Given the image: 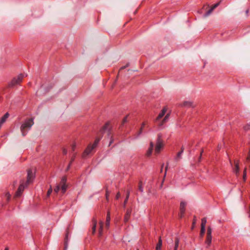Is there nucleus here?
Instances as JSON below:
<instances>
[{
	"mask_svg": "<svg viewBox=\"0 0 250 250\" xmlns=\"http://www.w3.org/2000/svg\"><path fill=\"white\" fill-rule=\"evenodd\" d=\"M35 174L33 172L32 170L31 169H28L27 170V180L26 182H25L24 180H22L21 181L20 185L14 195V197L16 198L21 196L25 188L29 184L33 182Z\"/></svg>",
	"mask_w": 250,
	"mask_h": 250,
	"instance_id": "nucleus-1",
	"label": "nucleus"
},
{
	"mask_svg": "<svg viewBox=\"0 0 250 250\" xmlns=\"http://www.w3.org/2000/svg\"><path fill=\"white\" fill-rule=\"evenodd\" d=\"M164 142L162 139V133H159L157 135L156 145L154 149L155 153L158 154L164 146Z\"/></svg>",
	"mask_w": 250,
	"mask_h": 250,
	"instance_id": "nucleus-2",
	"label": "nucleus"
},
{
	"mask_svg": "<svg viewBox=\"0 0 250 250\" xmlns=\"http://www.w3.org/2000/svg\"><path fill=\"white\" fill-rule=\"evenodd\" d=\"M34 124L33 119L30 118L26 120L21 125V130L22 136H24L26 135V131L29 130Z\"/></svg>",
	"mask_w": 250,
	"mask_h": 250,
	"instance_id": "nucleus-3",
	"label": "nucleus"
},
{
	"mask_svg": "<svg viewBox=\"0 0 250 250\" xmlns=\"http://www.w3.org/2000/svg\"><path fill=\"white\" fill-rule=\"evenodd\" d=\"M100 138H97L95 141L94 143L91 145V144H89L87 147L85 148L84 151H83L82 157L83 158L86 157L87 155H88L97 146L99 141H100Z\"/></svg>",
	"mask_w": 250,
	"mask_h": 250,
	"instance_id": "nucleus-4",
	"label": "nucleus"
},
{
	"mask_svg": "<svg viewBox=\"0 0 250 250\" xmlns=\"http://www.w3.org/2000/svg\"><path fill=\"white\" fill-rule=\"evenodd\" d=\"M24 75L23 74H20L17 77L14 78L10 83L8 84L9 87H13L18 84H20L22 82Z\"/></svg>",
	"mask_w": 250,
	"mask_h": 250,
	"instance_id": "nucleus-5",
	"label": "nucleus"
},
{
	"mask_svg": "<svg viewBox=\"0 0 250 250\" xmlns=\"http://www.w3.org/2000/svg\"><path fill=\"white\" fill-rule=\"evenodd\" d=\"M66 181L67 177L66 176H64L62 178L61 180L59 183L60 188L61 189L62 193H64L67 188V185L66 184Z\"/></svg>",
	"mask_w": 250,
	"mask_h": 250,
	"instance_id": "nucleus-6",
	"label": "nucleus"
},
{
	"mask_svg": "<svg viewBox=\"0 0 250 250\" xmlns=\"http://www.w3.org/2000/svg\"><path fill=\"white\" fill-rule=\"evenodd\" d=\"M187 206V203L184 201H182L180 203V213H179V216L180 218H182L184 217L185 211H186V207Z\"/></svg>",
	"mask_w": 250,
	"mask_h": 250,
	"instance_id": "nucleus-7",
	"label": "nucleus"
},
{
	"mask_svg": "<svg viewBox=\"0 0 250 250\" xmlns=\"http://www.w3.org/2000/svg\"><path fill=\"white\" fill-rule=\"evenodd\" d=\"M240 161L238 160H234V167H233V171L237 176L239 175L240 168H239Z\"/></svg>",
	"mask_w": 250,
	"mask_h": 250,
	"instance_id": "nucleus-8",
	"label": "nucleus"
},
{
	"mask_svg": "<svg viewBox=\"0 0 250 250\" xmlns=\"http://www.w3.org/2000/svg\"><path fill=\"white\" fill-rule=\"evenodd\" d=\"M131 212H132V208H128L126 209V212H125V216H124V221L125 223H127L129 221L130 218Z\"/></svg>",
	"mask_w": 250,
	"mask_h": 250,
	"instance_id": "nucleus-9",
	"label": "nucleus"
},
{
	"mask_svg": "<svg viewBox=\"0 0 250 250\" xmlns=\"http://www.w3.org/2000/svg\"><path fill=\"white\" fill-rule=\"evenodd\" d=\"M110 129L111 125L110 123L107 122L102 127V128L101 130V131L102 132V133H105V132H107V133L109 134L110 131Z\"/></svg>",
	"mask_w": 250,
	"mask_h": 250,
	"instance_id": "nucleus-10",
	"label": "nucleus"
},
{
	"mask_svg": "<svg viewBox=\"0 0 250 250\" xmlns=\"http://www.w3.org/2000/svg\"><path fill=\"white\" fill-rule=\"evenodd\" d=\"M167 108L164 107L163 109L162 110L161 112L159 113L158 116L156 119V122L159 121L160 119H161L165 114L166 112H167Z\"/></svg>",
	"mask_w": 250,
	"mask_h": 250,
	"instance_id": "nucleus-11",
	"label": "nucleus"
},
{
	"mask_svg": "<svg viewBox=\"0 0 250 250\" xmlns=\"http://www.w3.org/2000/svg\"><path fill=\"white\" fill-rule=\"evenodd\" d=\"M110 211H108L106 214V222H105V227L107 228H108L110 226Z\"/></svg>",
	"mask_w": 250,
	"mask_h": 250,
	"instance_id": "nucleus-12",
	"label": "nucleus"
},
{
	"mask_svg": "<svg viewBox=\"0 0 250 250\" xmlns=\"http://www.w3.org/2000/svg\"><path fill=\"white\" fill-rule=\"evenodd\" d=\"M92 233L94 234L96 231L97 220L95 218H93L92 220Z\"/></svg>",
	"mask_w": 250,
	"mask_h": 250,
	"instance_id": "nucleus-13",
	"label": "nucleus"
},
{
	"mask_svg": "<svg viewBox=\"0 0 250 250\" xmlns=\"http://www.w3.org/2000/svg\"><path fill=\"white\" fill-rule=\"evenodd\" d=\"M68 243V233H66L64 240V248L63 250H67Z\"/></svg>",
	"mask_w": 250,
	"mask_h": 250,
	"instance_id": "nucleus-14",
	"label": "nucleus"
},
{
	"mask_svg": "<svg viewBox=\"0 0 250 250\" xmlns=\"http://www.w3.org/2000/svg\"><path fill=\"white\" fill-rule=\"evenodd\" d=\"M153 148H154V144L152 142H150L149 147L146 152V155L148 156H150L151 154V153L152 152V150L153 149Z\"/></svg>",
	"mask_w": 250,
	"mask_h": 250,
	"instance_id": "nucleus-15",
	"label": "nucleus"
},
{
	"mask_svg": "<svg viewBox=\"0 0 250 250\" xmlns=\"http://www.w3.org/2000/svg\"><path fill=\"white\" fill-rule=\"evenodd\" d=\"M212 241V236L207 235L205 243L207 244V247L210 246Z\"/></svg>",
	"mask_w": 250,
	"mask_h": 250,
	"instance_id": "nucleus-16",
	"label": "nucleus"
},
{
	"mask_svg": "<svg viewBox=\"0 0 250 250\" xmlns=\"http://www.w3.org/2000/svg\"><path fill=\"white\" fill-rule=\"evenodd\" d=\"M184 150V147L183 146H182L181 148V150L179 152H178L177 154V156L175 158L176 161H178L179 159H181V155H182V153H183Z\"/></svg>",
	"mask_w": 250,
	"mask_h": 250,
	"instance_id": "nucleus-17",
	"label": "nucleus"
},
{
	"mask_svg": "<svg viewBox=\"0 0 250 250\" xmlns=\"http://www.w3.org/2000/svg\"><path fill=\"white\" fill-rule=\"evenodd\" d=\"M162 246V240L161 237H159L158 242L156 246L155 250H161V247Z\"/></svg>",
	"mask_w": 250,
	"mask_h": 250,
	"instance_id": "nucleus-18",
	"label": "nucleus"
},
{
	"mask_svg": "<svg viewBox=\"0 0 250 250\" xmlns=\"http://www.w3.org/2000/svg\"><path fill=\"white\" fill-rule=\"evenodd\" d=\"M147 124V122L146 121H145L142 124V125H141V126L140 127V129L139 131V132H138V135L137 136H139L140 135H141L143 132V129L144 128V127H145V126Z\"/></svg>",
	"mask_w": 250,
	"mask_h": 250,
	"instance_id": "nucleus-19",
	"label": "nucleus"
},
{
	"mask_svg": "<svg viewBox=\"0 0 250 250\" xmlns=\"http://www.w3.org/2000/svg\"><path fill=\"white\" fill-rule=\"evenodd\" d=\"M183 105L185 107H192L193 103L189 101H185L183 103Z\"/></svg>",
	"mask_w": 250,
	"mask_h": 250,
	"instance_id": "nucleus-20",
	"label": "nucleus"
},
{
	"mask_svg": "<svg viewBox=\"0 0 250 250\" xmlns=\"http://www.w3.org/2000/svg\"><path fill=\"white\" fill-rule=\"evenodd\" d=\"M169 114H167L165 117H164V119L162 120V121L161 122V123H160V124L159 125V126H161L163 125V124L166 122L169 117Z\"/></svg>",
	"mask_w": 250,
	"mask_h": 250,
	"instance_id": "nucleus-21",
	"label": "nucleus"
},
{
	"mask_svg": "<svg viewBox=\"0 0 250 250\" xmlns=\"http://www.w3.org/2000/svg\"><path fill=\"white\" fill-rule=\"evenodd\" d=\"M169 114H167L165 117H164V119L162 120V121L161 122V123H160V124L159 125V126H161L163 125V124L166 122L169 117Z\"/></svg>",
	"mask_w": 250,
	"mask_h": 250,
	"instance_id": "nucleus-22",
	"label": "nucleus"
},
{
	"mask_svg": "<svg viewBox=\"0 0 250 250\" xmlns=\"http://www.w3.org/2000/svg\"><path fill=\"white\" fill-rule=\"evenodd\" d=\"M169 114H167L165 117H164V119L162 120V121L161 122V123H160V124L159 125V126H161L163 125V124L166 122L169 117Z\"/></svg>",
	"mask_w": 250,
	"mask_h": 250,
	"instance_id": "nucleus-23",
	"label": "nucleus"
},
{
	"mask_svg": "<svg viewBox=\"0 0 250 250\" xmlns=\"http://www.w3.org/2000/svg\"><path fill=\"white\" fill-rule=\"evenodd\" d=\"M169 114H167L165 117H164V119L162 120V121L161 122V123H160V124L159 125V126H161L163 125V124L166 122L169 117Z\"/></svg>",
	"mask_w": 250,
	"mask_h": 250,
	"instance_id": "nucleus-24",
	"label": "nucleus"
},
{
	"mask_svg": "<svg viewBox=\"0 0 250 250\" xmlns=\"http://www.w3.org/2000/svg\"><path fill=\"white\" fill-rule=\"evenodd\" d=\"M169 114H167L165 117H164V119L162 120V121L161 122V123H160V124L159 125V126H161L163 125V124L166 122L169 117Z\"/></svg>",
	"mask_w": 250,
	"mask_h": 250,
	"instance_id": "nucleus-25",
	"label": "nucleus"
},
{
	"mask_svg": "<svg viewBox=\"0 0 250 250\" xmlns=\"http://www.w3.org/2000/svg\"><path fill=\"white\" fill-rule=\"evenodd\" d=\"M8 113H5L0 119L2 123H4L7 118L9 117Z\"/></svg>",
	"mask_w": 250,
	"mask_h": 250,
	"instance_id": "nucleus-26",
	"label": "nucleus"
},
{
	"mask_svg": "<svg viewBox=\"0 0 250 250\" xmlns=\"http://www.w3.org/2000/svg\"><path fill=\"white\" fill-rule=\"evenodd\" d=\"M128 117V115H126V116H125L124 118V119H123V120L122 121V123L121 124V125L120 126V128H121L122 126H123L124 125V124L125 123H126L128 121V120H127Z\"/></svg>",
	"mask_w": 250,
	"mask_h": 250,
	"instance_id": "nucleus-27",
	"label": "nucleus"
},
{
	"mask_svg": "<svg viewBox=\"0 0 250 250\" xmlns=\"http://www.w3.org/2000/svg\"><path fill=\"white\" fill-rule=\"evenodd\" d=\"M206 223H207V219L206 218H203L201 220V227H206Z\"/></svg>",
	"mask_w": 250,
	"mask_h": 250,
	"instance_id": "nucleus-28",
	"label": "nucleus"
},
{
	"mask_svg": "<svg viewBox=\"0 0 250 250\" xmlns=\"http://www.w3.org/2000/svg\"><path fill=\"white\" fill-rule=\"evenodd\" d=\"M99 224H100V228L99 229V234H100V235H102V232H103L104 223L103 222H100Z\"/></svg>",
	"mask_w": 250,
	"mask_h": 250,
	"instance_id": "nucleus-29",
	"label": "nucleus"
},
{
	"mask_svg": "<svg viewBox=\"0 0 250 250\" xmlns=\"http://www.w3.org/2000/svg\"><path fill=\"white\" fill-rule=\"evenodd\" d=\"M179 239L176 238L175 240V244H174V250H177L178 246H179Z\"/></svg>",
	"mask_w": 250,
	"mask_h": 250,
	"instance_id": "nucleus-30",
	"label": "nucleus"
},
{
	"mask_svg": "<svg viewBox=\"0 0 250 250\" xmlns=\"http://www.w3.org/2000/svg\"><path fill=\"white\" fill-rule=\"evenodd\" d=\"M243 179L244 182L246 181L247 179V168L245 167L244 168V171H243Z\"/></svg>",
	"mask_w": 250,
	"mask_h": 250,
	"instance_id": "nucleus-31",
	"label": "nucleus"
},
{
	"mask_svg": "<svg viewBox=\"0 0 250 250\" xmlns=\"http://www.w3.org/2000/svg\"><path fill=\"white\" fill-rule=\"evenodd\" d=\"M139 190L141 192H143V183L142 181H140L138 184Z\"/></svg>",
	"mask_w": 250,
	"mask_h": 250,
	"instance_id": "nucleus-32",
	"label": "nucleus"
},
{
	"mask_svg": "<svg viewBox=\"0 0 250 250\" xmlns=\"http://www.w3.org/2000/svg\"><path fill=\"white\" fill-rule=\"evenodd\" d=\"M205 232V228L201 227V230H200V235L201 237H203Z\"/></svg>",
	"mask_w": 250,
	"mask_h": 250,
	"instance_id": "nucleus-33",
	"label": "nucleus"
},
{
	"mask_svg": "<svg viewBox=\"0 0 250 250\" xmlns=\"http://www.w3.org/2000/svg\"><path fill=\"white\" fill-rule=\"evenodd\" d=\"M76 155H77V153H74L72 156L71 157V160L69 162V163H70L71 164H72L73 162L74 161L75 158H76Z\"/></svg>",
	"mask_w": 250,
	"mask_h": 250,
	"instance_id": "nucleus-34",
	"label": "nucleus"
},
{
	"mask_svg": "<svg viewBox=\"0 0 250 250\" xmlns=\"http://www.w3.org/2000/svg\"><path fill=\"white\" fill-rule=\"evenodd\" d=\"M211 233H212V230H211V228L210 227H208V228L207 229V235L212 236Z\"/></svg>",
	"mask_w": 250,
	"mask_h": 250,
	"instance_id": "nucleus-35",
	"label": "nucleus"
},
{
	"mask_svg": "<svg viewBox=\"0 0 250 250\" xmlns=\"http://www.w3.org/2000/svg\"><path fill=\"white\" fill-rule=\"evenodd\" d=\"M5 197L6 198V201L8 202L11 198V195L9 192H7L5 195Z\"/></svg>",
	"mask_w": 250,
	"mask_h": 250,
	"instance_id": "nucleus-36",
	"label": "nucleus"
},
{
	"mask_svg": "<svg viewBox=\"0 0 250 250\" xmlns=\"http://www.w3.org/2000/svg\"><path fill=\"white\" fill-rule=\"evenodd\" d=\"M60 184H58L54 189V191L55 193H57L60 189Z\"/></svg>",
	"mask_w": 250,
	"mask_h": 250,
	"instance_id": "nucleus-37",
	"label": "nucleus"
},
{
	"mask_svg": "<svg viewBox=\"0 0 250 250\" xmlns=\"http://www.w3.org/2000/svg\"><path fill=\"white\" fill-rule=\"evenodd\" d=\"M250 161V150L249 151V153H248V155L246 158V164H247V163L248 162H249Z\"/></svg>",
	"mask_w": 250,
	"mask_h": 250,
	"instance_id": "nucleus-38",
	"label": "nucleus"
},
{
	"mask_svg": "<svg viewBox=\"0 0 250 250\" xmlns=\"http://www.w3.org/2000/svg\"><path fill=\"white\" fill-rule=\"evenodd\" d=\"M244 129L245 131H248L250 130V124H247L244 126Z\"/></svg>",
	"mask_w": 250,
	"mask_h": 250,
	"instance_id": "nucleus-39",
	"label": "nucleus"
},
{
	"mask_svg": "<svg viewBox=\"0 0 250 250\" xmlns=\"http://www.w3.org/2000/svg\"><path fill=\"white\" fill-rule=\"evenodd\" d=\"M213 9L211 7L206 13V16H208L213 11Z\"/></svg>",
	"mask_w": 250,
	"mask_h": 250,
	"instance_id": "nucleus-40",
	"label": "nucleus"
},
{
	"mask_svg": "<svg viewBox=\"0 0 250 250\" xmlns=\"http://www.w3.org/2000/svg\"><path fill=\"white\" fill-rule=\"evenodd\" d=\"M76 145L75 143H74L71 146V150L72 152H74L75 150Z\"/></svg>",
	"mask_w": 250,
	"mask_h": 250,
	"instance_id": "nucleus-41",
	"label": "nucleus"
},
{
	"mask_svg": "<svg viewBox=\"0 0 250 250\" xmlns=\"http://www.w3.org/2000/svg\"><path fill=\"white\" fill-rule=\"evenodd\" d=\"M52 192V189L51 187H50V188L48 189V191H47V196H50V194L51 193V192Z\"/></svg>",
	"mask_w": 250,
	"mask_h": 250,
	"instance_id": "nucleus-42",
	"label": "nucleus"
},
{
	"mask_svg": "<svg viewBox=\"0 0 250 250\" xmlns=\"http://www.w3.org/2000/svg\"><path fill=\"white\" fill-rule=\"evenodd\" d=\"M220 4V2H218V3H215L214 4H213L212 6H211V8L214 10L215 8H216L217 6H218V5H219Z\"/></svg>",
	"mask_w": 250,
	"mask_h": 250,
	"instance_id": "nucleus-43",
	"label": "nucleus"
},
{
	"mask_svg": "<svg viewBox=\"0 0 250 250\" xmlns=\"http://www.w3.org/2000/svg\"><path fill=\"white\" fill-rule=\"evenodd\" d=\"M109 192L107 190V189H106V193H105V197H106V199L107 201H108V196H109Z\"/></svg>",
	"mask_w": 250,
	"mask_h": 250,
	"instance_id": "nucleus-44",
	"label": "nucleus"
},
{
	"mask_svg": "<svg viewBox=\"0 0 250 250\" xmlns=\"http://www.w3.org/2000/svg\"><path fill=\"white\" fill-rule=\"evenodd\" d=\"M62 153L63 155H66L67 153V150L65 148H63Z\"/></svg>",
	"mask_w": 250,
	"mask_h": 250,
	"instance_id": "nucleus-45",
	"label": "nucleus"
},
{
	"mask_svg": "<svg viewBox=\"0 0 250 250\" xmlns=\"http://www.w3.org/2000/svg\"><path fill=\"white\" fill-rule=\"evenodd\" d=\"M121 197V194L120 193V192H118L117 194H116V199L118 200Z\"/></svg>",
	"mask_w": 250,
	"mask_h": 250,
	"instance_id": "nucleus-46",
	"label": "nucleus"
},
{
	"mask_svg": "<svg viewBox=\"0 0 250 250\" xmlns=\"http://www.w3.org/2000/svg\"><path fill=\"white\" fill-rule=\"evenodd\" d=\"M128 198L127 197H125V199L124 201V206L125 207V205L127 203V201H128Z\"/></svg>",
	"mask_w": 250,
	"mask_h": 250,
	"instance_id": "nucleus-47",
	"label": "nucleus"
},
{
	"mask_svg": "<svg viewBox=\"0 0 250 250\" xmlns=\"http://www.w3.org/2000/svg\"><path fill=\"white\" fill-rule=\"evenodd\" d=\"M71 165H72V164H71L70 163H69L68 165L67 166V167H66V171H68L69 170V169L70 168V167H71Z\"/></svg>",
	"mask_w": 250,
	"mask_h": 250,
	"instance_id": "nucleus-48",
	"label": "nucleus"
},
{
	"mask_svg": "<svg viewBox=\"0 0 250 250\" xmlns=\"http://www.w3.org/2000/svg\"><path fill=\"white\" fill-rule=\"evenodd\" d=\"M129 195H130V191H129V190H128L127 191V193H126V197H128V198H129Z\"/></svg>",
	"mask_w": 250,
	"mask_h": 250,
	"instance_id": "nucleus-49",
	"label": "nucleus"
},
{
	"mask_svg": "<svg viewBox=\"0 0 250 250\" xmlns=\"http://www.w3.org/2000/svg\"><path fill=\"white\" fill-rule=\"evenodd\" d=\"M203 149H202L201 151V153H200V157H199V159H200L201 158V156H202V153H203Z\"/></svg>",
	"mask_w": 250,
	"mask_h": 250,
	"instance_id": "nucleus-50",
	"label": "nucleus"
},
{
	"mask_svg": "<svg viewBox=\"0 0 250 250\" xmlns=\"http://www.w3.org/2000/svg\"><path fill=\"white\" fill-rule=\"evenodd\" d=\"M194 220H193V223H192V224L193 225H194L195 224V222H196V219H195V217L194 216Z\"/></svg>",
	"mask_w": 250,
	"mask_h": 250,
	"instance_id": "nucleus-51",
	"label": "nucleus"
},
{
	"mask_svg": "<svg viewBox=\"0 0 250 250\" xmlns=\"http://www.w3.org/2000/svg\"><path fill=\"white\" fill-rule=\"evenodd\" d=\"M167 166H168V165H167V167H166V170H165V176H166V175L167 170Z\"/></svg>",
	"mask_w": 250,
	"mask_h": 250,
	"instance_id": "nucleus-52",
	"label": "nucleus"
},
{
	"mask_svg": "<svg viewBox=\"0 0 250 250\" xmlns=\"http://www.w3.org/2000/svg\"><path fill=\"white\" fill-rule=\"evenodd\" d=\"M228 33V32H227V31H225V32H222V33H221V35L222 36H223V35L224 34V33Z\"/></svg>",
	"mask_w": 250,
	"mask_h": 250,
	"instance_id": "nucleus-53",
	"label": "nucleus"
},
{
	"mask_svg": "<svg viewBox=\"0 0 250 250\" xmlns=\"http://www.w3.org/2000/svg\"><path fill=\"white\" fill-rule=\"evenodd\" d=\"M113 141L112 139H111L110 141V143H109V145H111V144L113 143Z\"/></svg>",
	"mask_w": 250,
	"mask_h": 250,
	"instance_id": "nucleus-54",
	"label": "nucleus"
},
{
	"mask_svg": "<svg viewBox=\"0 0 250 250\" xmlns=\"http://www.w3.org/2000/svg\"><path fill=\"white\" fill-rule=\"evenodd\" d=\"M3 123H2L1 121L0 120V128L1 127L2 124H3Z\"/></svg>",
	"mask_w": 250,
	"mask_h": 250,
	"instance_id": "nucleus-55",
	"label": "nucleus"
},
{
	"mask_svg": "<svg viewBox=\"0 0 250 250\" xmlns=\"http://www.w3.org/2000/svg\"><path fill=\"white\" fill-rule=\"evenodd\" d=\"M163 166H164V164L162 165V167H161V171L162 172V170H163Z\"/></svg>",
	"mask_w": 250,
	"mask_h": 250,
	"instance_id": "nucleus-56",
	"label": "nucleus"
},
{
	"mask_svg": "<svg viewBox=\"0 0 250 250\" xmlns=\"http://www.w3.org/2000/svg\"><path fill=\"white\" fill-rule=\"evenodd\" d=\"M125 67V66L122 67L121 68V69H121H121H124Z\"/></svg>",
	"mask_w": 250,
	"mask_h": 250,
	"instance_id": "nucleus-57",
	"label": "nucleus"
},
{
	"mask_svg": "<svg viewBox=\"0 0 250 250\" xmlns=\"http://www.w3.org/2000/svg\"><path fill=\"white\" fill-rule=\"evenodd\" d=\"M4 250H9V249L8 247H6L4 249Z\"/></svg>",
	"mask_w": 250,
	"mask_h": 250,
	"instance_id": "nucleus-58",
	"label": "nucleus"
},
{
	"mask_svg": "<svg viewBox=\"0 0 250 250\" xmlns=\"http://www.w3.org/2000/svg\"><path fill=\"white\" fill-rule=\"evenodd\" d=\"M229 162H230L231 166H232V163H231V161L230 160H229Z\"/></svg>",
	"mask_w": 250,
	"mask_h": 250,
	"instance_id": "nucleus-59",
	"label": "nucleus"
},
{
	"mask_svg": "<svg viewBox=\"0 0 250 250\" xmlns=\"http://www.w3.org/2000/svg\"><path fill=\"white\" fill-rule=\"evenodd\" d=\"M246 13L248 14L249 13V10H247L246 11Z\"/></svg>",
	"mask_w": 250,
	"mask_h": 250,
	"instance_id": "nucleus-60",
	"label": "nucleus"
},
{
	"mask_svg": "<svg viewBox=\"0 0 250 250\" xmlns=\"http://www.w3.org/2000/svg\"><path fill=\"white\" fill-rule=\"evenodd\" d=\"M1 101V97H0V101Z\"/></svg>",
	"mask_w": 250,
	"mask_h": 250,
	"instance_id": "nucleus-61",
	"label": "nucleus"
},
{
	"mask_svg": "<svg viewBox=\"0 0 250 250\" xmlns=\"http://www.w3.org/2000/svg\"><path fill=\"white\" fill-rule=\"evenodd\" d=\"M249 167H250V166H249Z\"/></svg>",
	"mask_w": 250,
	"mask_h": 250,
	"instance_id": "nucleus-62",
	"label": "nucleus"
}]
</instances>
